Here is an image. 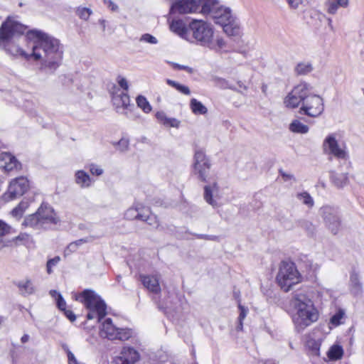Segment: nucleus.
<instances>
[{
  "mask_svg": "<svg viewBox=\"0 0 364 364\" xmlns=\"http://www.w3.org/2000/svg\"><path fill=\"white\" fill-rule=\"evenodd\" d=\"M28 26L18 21V16H8L0 26V44L8 45L17 36L26 33L30 43L59 46L60 41L49 33L37 28L26 31Z\"/></svg>",
  "mask_w": 364,
  "mask_h": 364,
  "instance_id": "1",
  "label": "nucleus"
},
{
  "mask_svg": "<svg viewBox=\"0 0 364 364\" xmlns=\"http://www.w3.org/2000/svg\"><path fill=\"white\" fill-rule=\"evenodd\" d=\"M290 304L295 311L292 321L296 331H303L318 319V311L306 290L294 291Z\"/></svg>",
  "mask_w": 364,
  "mask_h": 364,
  "instance_id": "2",
  "label": "nucleus"
},
{
  "mask_svg": "<svg viewBox=\"0 0 364 364\" xmlns=\"http://www.w3.org/2000/svg\"><path fill=\"white\" fill-rule=\"evenodd\" d=\"M188 28L197 42L205 44L215 42L216 46H224L225 43L222 36L215 34L213 25L205 21L192 19L189 23Z\"/></svg>",
  "mask_w": 364,
  "mask_h": 364,
  "instance_id": "3",
  "label": "nucleus"
},
{
  "mask_svg": "<svg viewBox=\"0 0 364 364\" xmlns=\"http://www.w3.org/2000/svg\"><path fill=\"white\" fill-rule=\"evenodd\" d=\"M76 300L82 302L88 310L87 314V318L88 320L96 318L97 322H100L107 314L106 304L92 290H84L80 294L76 296Z\"/></svg>",
  "mask_w": 364,
  "mask_h": 364,
  "instance_id": "4",
  "label": "nucleus"
},
{
  "mask_svg": "<svg viewBox=\"0 0 364 364\" xmlns=\"http://www.w3.org/2000/svg\"><path fill=\"white\" fill-rule=\"evenodd\" d=\"M211 18L216 24L220 25L223 27V31L228 36H240V23L229 7L220 4L218 9L213 11Z\"/></svg>",
  "mask_w": 364,
  "mask_h": 364,
  "instance_id": "5",
  "label": "nucleus"
},
{
  "mask_svg": "<svg viewBox=\"0 0 364 364\" xmlns=\"http://www.w3.org/2000/svg\"><path fill=\"white\" fill-rule=\"evenodd\" d=\"M58 222V219L53 209L50 206L41 205L35 213L24 219L22 225L34 230H45L49 228L51 225L57 224Z\"/></svg>",
  "mask_w": 364,
  "mask_h": 364,
  "instance_id": "6",
  "label": "nucleus"
},
{
  "mask_svg": "<svg viewBox=\"0 0 364 364\" xmlns=\"http://www.w3.org/2000/svg\"><path fill=\"white\" fill-rule=\"evenodd\" d=\"M276 281L284 291H289L295 284L301 281V275L293 262H282L280 264Z\"/></svg>",
  "mask_w": 364,
  "mask_h": 364,
  "instance_id": "7",
  "label": "nucleus"
},
{
  "mask_svg": "<svg viewBox=\"0 0 364 364\" xmlns=\"http://www.w3.org/2000/svg\"><path fill=\"white\" fill-rule=\"evenodd\" d=\"M43 63L41 69L48 73H53L60 65L63 58V51L59 47H44L40 49Z\"/></svg>",
  "mask_w": 364,
  "mask_h": 364,
  "instance_id": "8",
  "label": "nucleus"
},
{
  "mask_svg": "<svg viewBox=\"0 0 364 364\" xmlns=\"http://www.w3.org/2000/svg\"><path fill=\"white\" fill-rule=\"evenodd\" d=\"M211 163L208 157L203 150H197L193 157V173L198 180L209 183L210 181V170Z\"/></svg>",
  "mask_w": 364,
  "mask_h": 364,
  "instance_id": "9",
  "label": "nucleus"
},
{
  "mask_svg": "<svg viewBox=\"0 0 364 364\" xmlns=\"http://www.w3.org/2000/svg\"><path fill=\"white\" fill-rule=\"evenodd\" d=\"M327 229L333 235H337L341 229V219L338 209L336 206L326 205L319 210Z\"/></svg>",
  "mask_w": 364,
  "mask_h": 364,
  "instance_id": "10",
  "label": "nucleus"
},
{
  "mask_svg": "<svg viewBox=\"0 0 364 364\" xmlns=\"http://www.w3.org/2000/svg\"><path fill=\"white\" fill-rule=\"evenodd\" d=\"M100 335L102 338H106L111 341L119 340L122 341H127L132 336L131 329L119 328L113 323L111 318H106L102 323L100 330Z\"/></svg>",
  "mask_w": 364,
  "mask_h": 364,
  "instance_id": "11",
  "label": "nucleus"
},
{
  "mask_svg": "<svg viewBox=\"0 0 364 364\" xmlns=\"http://www.w3.org/2000/svg\"><path fill=\"white\" fill-rule=\"evenodd\" d=\"M310 85L306 82H301L294 87L291 92L284 99L286 107L289 108L297 107L299 104L303 103L309 97Z\"/></svg>",
  "mask_w": 364,
  "mask_h": 364,
  "instance_id": "12",
  "label": "nucleus"
},
{
  "mask_svg": "<svg viewBox=\"0 0 364 364\" xmlns=\"http://www.w3.org/2000/svg\"><path fill=\"white\" fill-rule=\"evenodd\" d=\"M29 187L26 178L21 176L13 179L9 186L7 191L3 195L5 201H10L23 196Z\"/></svg>",
  "mask_w": 364,
  "mask_h": 364,
  "instance_id": "13",
  "label": "nucleus"
},
{
  "mask_svg": "<svg viewBox=\"0 0 364 364\" xmlns=\"http://www.w3.org/2000/svg\"><path fill=\"white\" fill-rule=\"evenodd\" d=\"M323 151L332 155L339 159H346L348 153L345 146H341L336 137L335 134H328L323 142Z\"/></svg>",
  "mask_w": 364,
  "mask_h": 364,
  "instance_id": "14",
  "label": "nucleus"
},
{
  "mask_svg": "<svg viewBox=\"0 0 364 364\" xmlns=\"http://www.w3.org/2000/svg\"><path fill=\"white\" fill-rule=\"evenodd\" d=\"M323 99L317 95H311L304 102L300 109V113H304L309 117H316L323 112Z\"/></svg>",
  "mask_w": 364,
  "mask_h": 364,
  "instance_id": "15",
  "label": "nucleus"
},
{
  "mask_svg": "<svg viewBox=\"0 0 364 364\" xmlns=\"http://www.w3.org/2000/svg\"><path fill=\"white\" fill-rule=\"evenodd\" d=\"M6 53L16 58H21L26 60H39L41 57L40 49L43 47H26V50L21 47H1Z\"/></svg>",
  "mask_w": 364,
  "mask_h": 364,
  "instance_id": "16",
  "label": "nucleus"
},
{
  "mask_svg": "<svg viewBox=\"0 0 364 364\" xmlns=\"http://www.w3.org/2000/svg\"><path fill=\"white\" fill-rule=\"evenodd\" d=\"M200 0H178L172 4L171 6V12H178L179 14L196 13L200 9Z\"/></svg>",
  "mask_w": 364,
  "mask_h": 364,
  "instance_id": "17",
  "label": "nucleus"
},
{
  "mask_svg": "<svg viewBox=\"0 0 364 364\" xmlns=\"http://www.w3.org/2000/svg\"><path fill=\"white\" fill-rule=\"evenodd\" d=\"M140 358L139 352L132 347H124L120 355L115 357L112 364H135Z\"/></svg>",
  "mask_w": 364,
  "mask_h": 364,
  "instance_id": "18",
  "label": "nucleus"
},
{
  "mask_svg": "<svg viewBox=\"0 0 364 364\" xmlns=\"http://www.w3.org/2000/svg\"><path fill=\"white\" fill-rule=\"evenodd\" d=\"M220 188L216 181H213L204 186L203 198L207 203L210 205L213 208L219 206L218 199L220 198L219 193Z\"/></svg>",
  "mask_w": 364,
  "mask_h": 364,
  "instance_id": "19",
  "label": "nucleus"
},
{
  "mask_svg": "<svg viewBox=\"0 0 364 364\" xmlns=\"http://www.w3.org/2000/svg\"><path fill=\"white\" fill-rule=\"evenodd\" d=\"M1 166L7 171L21 168V164L15 156L7 152L0 154Z\"/></svg>",
  "mask_w": 364,
  "mask_h": 364,
  "instance_id": "20",
  "label": "nucleus"
},
{
  "mask_svg": "<svg viewBox=\"0 0 364 364\" xmlns=\"http://www.w3.org/2000/svg\"><path fill=\"white\" fill-rule=\"evenodd\" d=\"M141 281L149 291L158 294L161 291L159 278L156 276L140 275Z\"/></svg>",
  "mask_w": 364,
  "mask_h": 364,
  "instance_id": "21",
  "label": "nucleus"
},
{
  "mask_svg": "<svg viewBox=\"0 0 364 364\" xmlns=\"http://www.w3.org/2000/svg\"><path fill=\"white\" fill-rule=\"evenodd\" d=\"M112 100L117 112H120L119 109L121 108L127 109L130 102L129 96L127 93L124 92H120L119 93L113 92Z\"/></svg>",
  "mask_w": 364,
  "mask_h": 364,
  "instance_id": "22",
  "label": "nucleus"
},
{
  "mask_svg": "<svg viewBox=\"0 0 364 364\" xmlns=\"http://www.w3.org/2000/svg\"><path fill=\"white\" fill-rule=\"evenodd\" d=\"M170 29L180 37L187 39L188 30L186 23L181 19L173 20L170 24Z\"/></svg>",
  "mask_w": 364,
  "mask_h": 364,
  "instance_id": "23",
  "label": "nucleus"
},
{
  "mask_svg": "<svg viewBox=\"0 0 364 364\" xmlns=\"http://www.w3.org/2000/svg\"><path fill=\"white\" fill-rule=\"evenodd\" d=\"M219 5L220 3L218 0H200L199 12L211 17L213 11L218 9Z\"/></svg>",
  "mask_w": 364,
  "mask_h": 364,
  "instance_id": "24",
  "label": "nucleus"
},
{
  "mask_svg": "<svg viewBox=\"0 0 364 364\" xmlns=\"http://www.w3.org/2000/svg\"><path fill=\"white\" fill-rule=\"evenodd\" d=\"M156 118L166 127L178 128L181 124V122L178 119L173 117H168L163 111L157 112L156 113Z\"/></svg>",
  "mask_w": 364,
  "mask_h": 364,
  "instance_id": "25",
  "label": "nucleus"
},
{
  "mask_svg": "<svg viewBox=\"0 0 364 364\" xmlns=\"http://www.w3.org/2000/svg\"><path fill=\"white\" fill-rule=\"evenodd\" d=\"M349 0H327L325 3L326 11L330 14H336L338 8H347Z\"/></svg>",
  "mask_w": 364,
  "mask_h": 364,
  "instance_id": "26",
  "label": "nucleus"
},
{
  "mask_svg": "<svg viewBox=\"0 0 364 364\" xmlns=\"http://www.w3.org/2000/svg\"><path fill=\"white\" fill-rule=\"evenodd\" d=\"M330 179L331 183L338 188H343L349 182L348 174L344 173L332 171L331 173Z\"/></svg>",
  "mask_w": 364,
  "mask_h": 364,
  "instance_id": "27",
  "label": "nucleus"
},
{
  "mask_svg": "<svg viewBox=\"0 0 364 364\" xmlns=\"http://www.w3.org/2000/svg\"><path fill=\"white\" fill-rule=\"evenodd\" d=\"M75 183L81 188H88L92 183L90 176L82 170H79L75 172Z\"/></svg>",
  "mask_w": 364,
  "mask_h": 364,
  "instance_id": "28",
  "label": "nucleus"
},
{
  "mask_svg": "<svg viewBox=\"0 0 364 364\" xmlns=\"http://www.w3.org/2000/svg\"><path fill=\"white\" fill-rule=\"evenodd\" d=\"M93 237H87L85 238H82L80 240H77L76 241L70 242L66 247V249L64 251V254L65 256L70 255V254L76 252L80 246L82 245L92 242Z\"/></svg>",
  "mask_w": 364,
  "mask_h": 364,
  "instance_id": "29",
  "label": "nucleus"
},
{
  "mask_svg": "<svg viewBox=\"0 0 364 364\" xmlns=\"http://www.w3.org/2000/svg\"><path fill=\"white\" fill-rule=\"evenodd\" d=\"M17 287L21 295L26 296L34 292V287L30 279L20 281Z\"/></svg>",
  "mask_w": 364,
  "mask_h": 364,
  "instance_id": "30",
  "label": "nucleus"
},
{
  "mask_svg": "<svg viewBox=\"0 0 364 364\" xmlns=\"http://www.w3.org/2000/svg\"><path fill=\"white\" fill-rule=\"evenodd\" d=\"M190 108L194 114H205L208 109L200 101L193 98L190 101Z\"/></svg>",
  "mask_w": 364,
  "mask_h": 364,
  "instance_id": "31",
  "label": "nucleus"
},
{
  "mask_svg": "<svg viewBox=\"0 0 364 364\" xmlns=\"http://www.w3.org/2000/svg\"><path fill=\"white\" fill-rule=\"evenodd\" d=\"M141 220L146 222L152 228H157L159 226V221L157 217L152 214L149 208L143 209Z\"/></svg>",
  "mask_w": 364,
  "mask_h": 364,
  "instance_id": "32",
  "label": "nucleus"
},
{
  "mask_svg": "<svg viewBox=\"0 0 364 364\" xmlns=\"http://www.w3.org/2000/svg\"><path fill=\"white\" fill-rule=\"evenodd\" d=\"M141 205H136L134 208H129L124 214V217L128 220L138 219L141 220L144 216L142 215Z\"/></svg>",
  "mask_w": 364,
  "mask_h": 364,
  "instance_id": "33",
  "label": "nucleus"
},
{
  "mask_svg": "<svg viewBox=\"0 0 364 364\" xmlns=\"http://www.w3.org/2000/svg\"><path fill=\"white\" fill-rule=\"evenodd\" d=\"M289 129L291 132L298 134H306L309 132V127L299 120L295 119L289 124Z\"/></svg>",
  "mask_w": 364,
  "mask_h": 364,
  "instance_id": "34",
  "label": "nucleus"
},
{
  "mask_svg": "<svg viewBox=\"0 0 364 364\" xmlns=\"http://www.w3.org/2000/svg\"><path fill=\"white\" fill-rule=\"evenodd\" d=\"M350 283L352 291L355 294H358L361 291L362 284L360 282V277L358 273L353 272L350 277Z\"/></svg>",
  "mask_w": 364,
  "mask_h": 364,
  "instance_id": "35",
  "label": "nucleus"
},
{
  "mask_svg": "<svg viewBox=\"0 0 364 364\" xmlns=\"http://www.w3.org/2000/svg\"><path fill=\"white\" fill-rule=\"evenodd\" d=\"M297 223H298V225L301 228L304 230L308 235L313 236L315 234L316 228L311 222H310L307 220L301 219V220H299Z\"/></svg>",
  "mask_w": 364,
  "mask_h": 364,
  "instance_id": "36",
  "label": "nucleus"
},
{
  "mask_svg": "<svg viewBox=\"0 0 364 364\" xmlns=\"http://www.w3.org/2000/svg\"><path fill=\"white\" fill-rule=\"evenodd\" d=\"M296 197L304 205H306L309 208H312L314 205V201L313 198L306 191H303V192L296 193Z\"/></svg>",
  "mask_w": 364,
  "mask_h": 364,
  "instance_id": "37",
  "label": "nucleus"
},
{
  "mask_svg": "<svg viewBox=\"0 0 364 364\" xmlns=\"http://www.w3.org/2000/svg\"><path fill=\"white\" fill-rule=\"evenodd\" d=\"M137 106L141 108L145 113H149L152 107L147 99L142 95H139L136 99Z\"/></svg>",
  "mask_w": 364,
  "mask_h": 364,
  "instance_id": "38",
  "label": "nucleus"
},
{
  "mask_svg": "<svg viewBox=\"0 0 364 364\" xmlns=\"http://www.w3.org/2000/svg\"><path fill=\"white\" fill-rule=\"evenodd\" d=\"M62 348L65 352L68 358V364H86L76 358L75 355L70 351L67 344H62Z\"/></svg>",
  "mask_w": 364,
  "mask_h": 364,
  "instance_id": "39",
  "label": "nucleus"
},
{
  "mask_svg": "<svg viewBox=\"0 0 364 364\" xmlns=\"http://www.w3.org/2000/svg\"><path fill=\"white\" fill-rule=\"evenodd\" d=\"M343 353V350L340 346H333L328 350V355L331 360L340 359Z\"/></svg>",
  "mask_w": 364,
  "mask_h": 364,
  "instance_id": "40",
  "label": "nucleus"
},
{
  "mask_svg": "<svg viewBox=\"0 0 364 364\" xmlns=\"http://www.w3.org/2000/svg\"><path fill=\"white\" fill-rule=\"evenodd\" d=\"M166 83L184 95H189L191 94L189 87L186 85H181L178 82L170 79L166 80Z\"/></svg>",
  "mask_w": 364,
  "mask_h": 364,
  "instance_id": "41",
  "label": "nucleus"
},
{
  "mask_svg": "<svg viewBox=\"0 0 364 364\" xmlns=\"http://www.w3.org/2000/svg\"><path fill=\"white\" fill-rule=\"evenodd\" d=\"M312 70V65L309 63H299L295 68V71L298 75H306L311 73Z\"/></svg>",
  "mask_w": 364,
  "mask_h": 364,
  "instance_id": "42",
  "label": "nucleus"
},
{
  "mask_svg": "<svg viewBox=\"0 0 364 364\" xmlns=\"http://www.w3.org/2000/svg\"><path fill=\"white\" fill-rule=\"evenodd\" d=\"M77 16L83 21H87L92 14V11L86 7L79 6L75 11Z\"/></svg>",
  "mask_w": 364,
  "mask_h": 364,
  "instance_id": "43",
  "label": "nucleus"
},
{
  "mask_svg": "<svg viewBox=\"0 0 364 364\" xmlns=\"http://www.w3.org/2000/svg\"><path fill=\"white\" fill-rule=\"evenodd\" d=\"M31 241V236L26 232L20 233L13 239V242L17 245H26Z\"/></svg>",
  "mask_w": 364,
  "mask_h": 364,
  "instance_id": "44",
  "label": "nucleus"
},
{
  "mask_svg": "<svg viewBox=\"0 0 364 364\" xmlns=\"http://www.w3.org/2000/svg\"><path fill=\"white\" fill-rule=\"evenodd\" d=\"M238 309L240 310V314L238 316L239 324L237 326L238 329L242 328V321L245 318L249 311L248 309L240 304V301L238 300Z\"/></svg>",
  "mask_w": 364,
  "mask_h": 364,
  "instance_id": "45",
  "label": "nucleus"
},
{
  "mask_svg": "<svg viewBox=\"0 0 364 364\" xmlns=\"http://www.w3.org/2000/svg\"><path fill=\"white\" fill-rule=\"evenodd\" d=\"M345 313L343 310L339 309L332 317L330 322L332 325L337 326L341 323V319L343 318Z\"/></svg>",
  "mask_w": 364,
  "mask_h": 364,
  "instance_id": "46",
  "label": "nucleus"
},
{
  "mask_svg": "<svg viewBox=\"0 0 364 364\" xmlns=\"http://www.w3.org/2000/svg\"><path fill=\"white\" fill-rule=\"evenodd\" d=\"M215 85L222 89H233L231 85L228 84V82L221 77H215L213 78Z\"/></svg>",
  "mask_w": 364,
  "mask_h": 364,
  "instance_id": "47",
  "label": "nucleus"
},
{
  "mask_svg": "<svg viewBox=\"0 0 364 364\" xmlns=\"http://www.w3.org/2000/svg\"><path fill=\"white\" fill-rule=\"evenodd\" d=\"M60 261V257L59 256H56L52 259H50L47 262L46 270L48 274H50L53 272V267H55L59 263Z\"/></svg>",
  "mask_w": 364,
  "mask_h": 364,
  "instance_id": "48",
  "label": "nucleus"
},
{
  "mask_svg": "<svg viewBox=\"0 0 364 364\" xmlns=\"http://www.w3.org/2000/svg\"><path fill=\"white\" fill-rule=\"evenodd\" d=\"M140 42L144 43L156 44L158 43L157 39L152 35L146 33L140 38Z\"/></svg>",
  "mask_w": 364,
  "mask_h": 364,
  "instance_id": "49",
  "label": "nucleus"
},
{
  "mask_svg": "<svg viewBox=\"0 0 364 364\" xmlns=\"http://www.w3.org/2000/svg\"><path fill=\"white\" fill-rule=\"evenodd\" d=\"M89 170L92 175L98 176H101L104 172L103 169L96 164H90L89 166Z\"/></svg>",
  "mask_w": 364,
  "mask_h": 364,
  "instance_id": "50",
  "label": "nucleus"
},
{
  "mask_svg": "<svg viewBox=\"0 0 364 364\" xmlns=\"http://www.w3.org/2000/svg\"><path fill=\"white\" fill-rule=\"evenodd\" d=\"M117 82L119 85L125 91L128 90L129 85L126 78L119 76L117 77Z\"/></svg>",
  "mask_w": 364,
  "mask_h": 364,
  "instance_id": "51",
  "label": "nucleus"
},
{
  "mask_svg": "<svg viewBox=\"0 0 364 364\" xmlns=\"http://www.w3.org/2000/svg\"><path fill=\"white\" fill-rule=\"evenodd\" d=\"M56 303L60 310L63 311L66 309V302L62 295H58V298L56 299Z\"/></svg>",
  "mask_w": 364,
  "mask_h": 364,
  "instance_id": "52",
  "label": "nucleus"
},
{
  "mask_svg": "<svg viewBox=\"0 0 364 364\" xmlns=\"http://www.w3.org/2000/svg\"><path fill=\"white\" fill-rule=\"evenodd\" d=\"M279 173L282 176L284 181H296L295 177L291 173H287L283 170H279Z\"/></svg>",
  "mask_w": 364,
  "mask_h": 364,
  "instance_id": "53",
  "label": "nucleus"
},
{
  "mask_svg": "<svg viewBox=\"0 0 364 364\" xmlns=\"http://www.w3.org/2000/svg\"><path fill=\"white\" fill-rule=\"evenodd\" d=\"M174 68L178 70H184L187 71L188 73H193V69L186 65H179L177 63H172Z\"/></svg>",
  "mask_w": 364,
  "mask_h": 364,
  "instance_id": "54",
  "label": "nucleus"
},
{
  "mask_svg": "<svg viewBox=\"0 0 364 364\" xmlns=\"http://www.w3.org/2000/svg\"><path fill=\"white\" fill-rule=\"evenodd\" d=\"M9 231V226L2 220H0V237H3Z\"/></svg>",
  "mask_w": 364,
  "mask_h": 364,
  "instance_id": "55",
  "label": "nucleus"
},
{
  "mask_svg": "<svg viewBox=\"0 0 364 364\" xmlns=\"http://www.w3.org/2000/svg\"><path fill=\"white\" fill-rule=\"evenodd\" d=\"M23 214V212L21 210V208L17 205L15 208H14L11 211V215L13 217L16 218H20Z\"/></svg>",
  "mask_w": 364,
  "mask_h": 364,
  "instance_id": "56",
  "label": "nucleus"
},
{
  "mask_svg": "<svg viewBox=\"0 0 364 364\" xmlns=\"http://www.w3.org/2000/svg\"><path fill=\"white\" fill-rule=\"evenodd\" d=\"M128 145H129L128 141L126 139H121L118 142V146H119L121 151H125L128 148Z\"/></svg>",
  "mask_w": 364,
  "mask_h": 364,
  "instance_id": "57",
  "label": "nucleus"
},
{
  "mask_svg": "<svg viewBox=\"0 0 364 364\" xmlns=\"http://www.w3.org/2000/svg\"><path fill=\"white\" fill-rule=\"evenodd\" d=\"M64 311V314L65 315V316L70 321H75L76 319V316L74 314V313L70 311V310H67L66 309L65 310H63Z\"/></svg>",
  "mask_w": 364,
  "mask_h": 364,
  "instance_id": "58",
  "label": "nucleus"
},
{
  "mask_svg": "<svg viewBox=\"0 0 364 364\" xmlns=\"http://www.w3.org/2000/svg\"><path fill=\"white\" fill-rule=\"evenodd\" d=\"M105 4L107 5L112 11H117L118 9L117 5H116L112 0H104Z\"/></svg>",
  "mask_w": 364,
  "mask_h": 364,
  "instance_id": "59",
  "label": "nucleus"
},
{
  "mask_svg": "<svg viewBox=\"0 0 364 364\" xmlns=\"http://www.w3.org/2000/svg\"><path fill=\"white\" fill-rule=\"evenodd\" d=\"M289 6L294 9L297 8L301 3V0H287Z\"/></svg>",
  "mask_w": 364,
  "mask_h": 364,
  "instance_id": "60",
  "label": "nucleus"
},
{
  "mask_svg": "<svg viewBox=\"0 0 364 364\" xmlns=\"http://www.w3.org/2000/svg\"><path fill=\"white\" fill-rule=\"evenodd\" d=\"M18 206L21 208V210L24 213V211L28 208L29 206V203L28 200H22Z\"/></svg>",
  "mask_w": 364,
  "mask_h": 364,
  "instance_id": "61",
  "label": "nucleus"
},
{
  "mask_svg": "<svg viewBox=\"0 0 364 364\" xmlns=\"http://www.w3.org/2000/svg\"><path fill=\"white\" fill-rule=\"evenodd\" d=\"M198 237L200 238V239L210 240H216L218 239L217 236L208 235H198Z\"/></svg>",
  "mask_w": 364,
  "mask_h": 364,
  "instance_id": "62",
  "label": "nucleus"
},
{
  "mask_svg": "<svg viewBox=\"0 0 364 364\" xmlns=\"http://www.w3.org/2000/svg\"><path fill=\"white\" fill-rule=\"evenodd\" d=\"M50 295L53 297V298H55V299H57V298H58V295H61L58 291H57L56 290H50Z\"/></svg>",
  "mask_w": 364,
  "mask_h": 364,
  "instance_id": "63",
  "label": "nucleus"
},
{
  "mask_svg": "<svg viewBox=\"0 0 364 364\" xmlns=\"http://www.w3.org/2000/svg\"><path fill=\"white\" fill-rule=\"evenodd\" d=\"M29 339H30V336H29V335H28V334H24V335L21 337V343H27V342L29 341Z\"/></svg>",
  "mask_w": 364,
  "mask_h": 364,
  "instance_id": "64",
  "label": "nucleus"
}]
</instances>
